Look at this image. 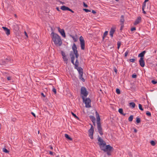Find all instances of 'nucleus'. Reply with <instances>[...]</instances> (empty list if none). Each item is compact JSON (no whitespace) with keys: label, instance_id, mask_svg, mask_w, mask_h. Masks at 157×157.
<instances>
[{"label":"nucleus","instance_id":"8","mask_svg":"<svg viewBox=\"0 0 157 157\" xmlns=\"http://www.w3.org/2000/svg\"><path fill=\"white\" fill-rule=\"evenodd\" d=\"M59 32L60 33L61 35L64 37H65L66 35L64 30L63 29H61L59 27L57 28Z\"/></svg>","mask_w":157,"mask_h":157},{"label":"nucleus","instance_id":"25","mask_svg":"<svg viewBox=\"0 0 157 157\" xmlns=\"http://www.w3.org/2000/svg\"><path fill=\"white\" fill-rule=\"evenodd\" d=\"M133 119V116L132 115H131L128 118V121H132Z\"/></svg>","mask_w":157,"mask_h":157},{"label":"nucleus","instance_id":"10","mask_svg":"<svg viewBox=\"0 0 157 157\" xmlns=\"http://www.w3.org/2000/svg\"><path fill=\"white\" fill-rule=\"evenodd\" d=\"M97 124V128L98 130V131L100 133V134L101 135L103 134V133L102 130V128L101 126V124Z\"/></svg>","mask_w":157,"mask_h":157},{"label":"nucleus","instance_id":"38","mask_svg":"<svg viewBox=\"0 0 157 157\" xmlns=\"http://www.w3.org/2000/svg\"><path fill=\"white\" fill-rule=\"evenodd\" d=\"M61 54L63 57L66 56L65 53L63 51H61Z\"/></svg>","mask_w":157,"mask_h":157},{"label":"nucleus","instance_id":"7","mask_svg":"<svg viewBox=\"0 0 157 157\" xmlns=\"http://www.w3.org/2000/svg\"><path fill=\"white\" fill-rule=\"evenodd\" d=\"M116 29V28L115 26H113L110 29L109 35L112 38L113 36V34L115 32Z\"/></svg>","mask_w":157,"mask_h":157},{"label":"nucleus","instance_id":"49","mask_svg":"<svg viewBox=\"0 0 157 157\" xmlns=\"http://www.w3.org/2000/svg\"><path fill=\"white\" fill-rule=\"evenodd\" d=\"M132 77L133 78H136V75L135 74H133L132 75Z\"/></svg>","mask_w":157,"mask_h":157},{"label":"nucleus","instance_id":"22","mask_svg":"<svg viewBox=\"0 0 157 157\" xmlns=\"http://www.w3.org/2000/svg\"><path fill=\"white\" fill-rule=\"evenodd\" d=\"M119 112L121 114L125 115V114H124L123 112V110L122 109H119L118 110Z\"/></svg>","mask_w":157,"mask_h":157},{"label":"nucleus","instance_id":"17","mask_svg":"<svg viewBox=\"0 0 157 157\" xmlns=\"http://www.w3.org/2000/svg\"><path fill=\"white\" fill-rule=\"evenodd\" d=\"M77 70L79 72V74H83V70L81 67H78L77 68Z\"/></svg>","mask_w":157,"mask_h":157},{"label":"nucleus","instance_id":"1","mask_svg":"<svg viewBox=\"0 0 157 157\" xmlns=\"http://www.w3.org/2000/svg\"><path fill=\"white\" fill-rule=\"evenodd\" d=\"M98 140L99 142V144L101 150L104 151H110L113 149V147L110 145H106L105 142L100 137H98Z\"/></svg>","mask_w":157,"mask_h":157},{"label":"nucleus","instance_id":"24","mask_svg":"<svg viewBox=\"0 0 157 157\" xmlns=\"http://www.w3.org/2000/svg\"><path fill=\"white\" fill-rule=\"evenodd\" d=\"M96 118H97V124H100V117H97Z\"/></svg>","mask_w":157,"mask_h":157},{"label":"nucleus","instance_id":"2","mask_svg":"<svg viewBox=\"0 0 157 157\" xmlns=\"http://www.w3.org/2000/svg\"><path fill=\"white\" fill-rule=\"evenodd\" d=\"M52 39L55 44L58 46H61L62 42L60 36L57 34L52 32L51 34Z\"/></svg>","mask_w":157,"mask_h":157},{"label":"nucleus","instance_id":"9","mask_svg":"<svg viewBox=\"0 0 157 157\" xmlns=\"http://www.w3.org/2000/svg\"><path fill=\"white\" fill-rule=\"evenodd\" d=\"M139 62L140 63V64L141 67H144L145 62L144 60V58H140L139 60Z\"/></svg>","mask_w":157,"mask_h":157},{"label":"nucleus","instance_id":"19","mask_svg":"<svg viewBox=\"0 0 157 157\" xmlns=\"http://www.w3.org/2000/svg\"><path fill=\"white\" fill-rule=\"evenodd\" d=\"M83 74H79V78L80 79L82 80L83 82L85 81V79L82 78Z\"/></svg>","mask_w":157,"mask_h":157},{"label":"nucleus","instance_id":"4","mask_svg":"<svg viewBox=\"0 0 157 157\" xmlns=\"http://www.w3.org/2000/svg\"><path fill=\"white\" fill-rule=\"evenodd\" d=\"M79 41L81 45V48L82 50L85 49V41L83 37L81 36L79 38Z\"/></svg>","mask_w":157,"mask_h":157},{"label":"nucleus","instance_id":"30","mask_svg":"<svg viewBox=\"0 0 157 157\" xmlns=\"http://www.w3.org/2000/svg\"><path fill=\"white\" fill-rule=\"evenodd\" d=\"M146 114L147 116H149V117H151V113L148 111H147L146 112Z\"/></svg>","mask_w":157,"mask_h":157},{"label":"nucleus","instance_id":"39","mask_svg":"<svg viewBox=\"0 0 157 157\" xmlns=\"http://www.w3.org/2000/svg\"><path fill=\"white\" fill-rule=\"evenodd\" d=\"M121 44L120 42H118L117 43V48L118 49H119L120 48V47L121 46Z\"/></svg>","mask_w":157,"mask_h":157},{"label":"nucleus","instance_id":"55","mask_svg":"<svg viewBox=\"0 0 157 157\" xmlns=\"http://www.w3.org/2000/svg\"><path fill=\"white\" fill-rule=\"evenodd\" d=\"M134 132H136V133L137 132V130H136V129H135H135H134Z\"/></svg>","mask_w":157,"mask_h":157},{"label":"nucleus","instance_id":"18","mask_svg":"<svg viewBox=\"0 0 157 157\" xmlns=\"http://www.w3.org/2000/svg\"><path fill=\"white\" fill-rule=\"evenodd\" d=\"M90 118L92 120V122L94 123V124L95 123V118L93 116H90Z\"/></svg>","mask_w":157,"mask_h":157},{"label":"nucleus","instance_id":"23","mask_svg":"<svg viewBox=\"0 0 157 157\" xmlns=\"http://www.w3.org/2000/svg\"><path fill=\"white\" fill-rule=\"evenodd\" d=\"M63 61L67 63L68 61V59L67 58L66 56L63 57Z\"/></svg>","mask_w":157,"mask_h":157},{"label":"nucleus","instance_id":"14","mask_svg":"<svg viewBox=\"0 0 157 157\" xmlns=\"http://www.w3.org/2000/svg\"><path fill=\"white\" fill-rule=\"evenodd\" d=\"M72 48L74 53H76L78 52V51L77 50V48L76 46L75 43L73 45Z\"/></svg>","mask_w":157,"mask_h":157},{"label":"nucleus","instance_id":"37","mask_svg":"<svg viewBox=\"0 0 157 157\" xmlns=\"http://www.w3.org/2000/svg\"><path fill=\"white\" fill-rule=\"evenodd\" d=\"M71 36L75 42L77 41V39L75 36Z\"/></svg>","mask_w":157,"mask_h":157},{"label":"nucleus","instance_id":"6","mask_svg":"<svg viewBox=\"0 0 157 157\" xmlns=\"http://www.w3.org/2000/svg\"><path fill=\"white\" fill-rule=\"evenodd\" d=\"M94 132V128L92 125L91 126V128L89 130V136L92 139H93V134Z\"/></svg>","mask_w":157,"mask_h":157},{"label":"nucleus","instance_id":"33","mask_svg":"<svg viewBox=\"0 0 157 157\" xmlns=\"http://www.w3.org/2000/svg\"><path fill=\"white\" fill-rule=\"evenodd\" d=\"M136 122L138 123H140V119L138 117H137L136 118Z\"/></svg>","mask_w":157,"mask_h":157},{"label":"nucleus","instance_id":"29","mask_svg":"<svg viewBox=\"0 0 157 157\" xmlns=\"http://www.w3.org/2000/svg\"><path fill=\"white\" fill-rule=\"evenodd\" d=\"M71 63L73 64H74V59H75V57H74V56H72L71 58Z\"/></svg>","mask_w":157,"mask_h":157},{"label":"nucleus","instance_id":"47","mask_svg":"<svg viewBox=\"0 0 157 157\" xmlns=\"http://www.w3.org/2000/svg\"><path fill=\"white\" fill-rule=\"evenodd\" d=\"M136 30V29L135 27H133L131 29V31H132Z\"/></svg>","mask_w":157,"mask_h":157},{"label":"nucleus","instance_id":"60","mask_svg":"<svg viewBox=\"0 0 157 157\" xmlns=\"http://www.w3.org/2000/svg\"><path fill=\"white\" fill-rule=\"evenodd\" d=\"M56 9H57V10L58 11H59V8H58V7H57V8H56Z\"/></svg>","mask_w":157,"mask_h":157},{"label":"nucleus","instance_id":"35","mask_svg":"<svg viewBox=\"0 0 157 157\" xmlns=\"http://www.w3.org/2000/svg\"><path fill=\"white\" fill-rule=\"evenodd\" d=\"M150 143L152 146H154L155 144V142L153 140H151L150 142Z\"/></svg>","mask_w":157,"mask_h":157},{"label":"nucleus","instance_id":"21","mask_svg":"<svg viewBox=\"0 0 157 157\" xmlns=\"http://www.w3.org/2000/svg\"><path fill=\"white\" fill-rule=\"evenodd\" d=\"M129 105L130 107L134 108L135 106V104L134 102H131L129 103Z\"/></svg>","mask_w":157,"mask_h":157},{"label":"nucleus","instance_id":"64","mask_svg":"<svg viewBox=\"0 0 157 157\" xmlns=\"http://www.w3.org/2000/svg\"><path fill=\"white\" fill-rule=\"evenodd\" d=\"M15 120H16V119H13V121H15Z\"/></svg>","mask_w":157,"mask_h":157},{"label":"nucleus","instance_id":"53","mask_svg":"<svg viewBox=\"0 0 157 157\" xmlns=\"http://www.w3.org/2000/svg\"><path fill=\"white\" fill-rule=\"evenodd\" d=\"M69 11L71 12L72 13H74V12L73 10H72L71 9H70V8H69Z\"/></svg>","mask_w":157,"mask_h":157},{"label":"nucleus","instance_id":"3","mask_svg":"<svg viewBox=\"0 0 157 157\" xmlns=\"http://www.w3.org/2000/svg\"><path fill=\"white\" fill-rule=\"evenodd\" d=\"M82 98L85 104V106L86 108H90L91 107V100L89 98H86L85 99L83 96H82Z\"/></svg>","mask_w":157,"mask_h":157},{"label":"nucleus","instance_id":"58","mask_svg":"<svg viewBox=\"0 0 157 157\" xmlns=\"http://www.w3.org/2000/svg\"><path fill=\"white\" fill-rule=\"evenodd\" d=\"M148 1V0H145L144 2L146 3V2H147Z\"/></svg>","mask_w":157,"mask_h":157},{"label":"nucleus","instance_id":"28","mask_svg":"<svg viewBox=\"0 0 157 157\" xmlns=\"http://www.w3.org/2000/svg\"><path fill=\"white\" fill-rule=\"evenodd\" d=\"M2 151L6 153H8L9 152V151L5 148H4L2 149Z\"/></svg>","mask_w":157,"mask_h":157},{"label":"nucleus","instance_id":"34","mask_svg":"<svg viewBox=\"0 0 157 157\" xmlns=\"http://www.w3.org/2000/svg\"><path fill=\"white\" fill-rule=\"evenodd\" d=\"M108 31H106L105 32V33H104V35H103V38H104L105 37V36L107 35L108 34Z\"/></svg>","mask_w":157,"mask_h":157},{"label":"nucleus","instance_id":"16","mask_svg":"<svg viewBox=\"0 0 157 157\" xmlns=\"http://www.w3.org/2000/svg\"><path fill=\"white\" fill-rule=\"evenodd\" d=\"M146 52L145 51H143L141 53L139 54L138 56V57H140V58H143V57L144 56Z\"/></svg>","mask_w":157,"mask_h":157},{"label":"nucleus","instance_id":"48","mask_svg":"<svg viewBox=\"0 0 157 157\" xmlns=\"http://www.w3.org/2000/svg\"><path fill=\"white\" fill-rule=\"evenodd\" d=\"M128 54V52L127 51L126 52L124 53L125 56V57L127 56Z\"/></svg>","mask_w":157,"mask_h":157},{"label":"nucleus","instance_id":"61","mask_svg":"<svg viewBox=\"0 0 157 157\" xmlns=\"http://www.w3.org/2000/svg\"><path fill=\"white\" fill-rule=\"evenodd\" d=\"M41 94H42V95L44 97V94L43 93H42Z\"/></svg>","mask_w":157,"mask_h":157},{"label":"nucleus","instance_id":"62","mask_svg":"<svg viewBox=\"0 0 157 157\" xmlns=\"http://www.w3.org/2000/svg\"><path fill=\"white\" fill-rule=\"evenodd\" d=\"M50 148H51V149H53V147H51Z\"/></svg>","mask_w":157,"mask_h":157},{"label":"nucleus","instance_id":"63","mask_svg":"<svg viewBox=\"0 0 157 157\" xmlns=\"http://www.w3.org/2000/svg\"><path fill=\"white\" fill-rule=\"evenodd\" d=\"M124 27V26H122L121 25V29H122V28H123V27Z\"/></svg>","mask_w":157,"mask_h":157},{"label":"nucleus","instance_id":"13","mask_svg":"<svg viewBox=\"0 0 157 157\" xmlns=\"http://www.w3.org/2000/svg\"><path fill=\"white\" fill-rule=\"evenodd\" d=\"M141 20V17H138L135 21L134 25H137L140 22Z\"/></svg>","mask_w":157,"mask_h":157},{"label":"nucleus","instance_id":"50","mask_svg":"<svg viewBox=\"0 0 157 157\" xmlns=\"http://www.w3.org/2000/svg\"><path fill=\"white\" fill-rule=\"evenodd\" d=\"M31 113L32 114V115L33 116L35 117H36V115L35 114L33 113V112H31Z\"/></svg>","mask_w":157,"mask_h":157},{"label":"nucleus","instance_id":"11","mask_svg":"<svg viewBox=\"0 0 157 157\" xmlns=\"http://www.w3.org/2000/svg\"><path fill=\"white\" fill-rule=\"evenodd\" d=\"M2 28L3 29V30L5 32L7 36H8L10 33V30L7 28H6L5 27H2Z\"/></svg>","mask_w":157,"mask_h":157},{"label":"nucleus","instance_id":"20","mask_svg":"<svg viewBox=\"0 0 157 157\" xmlns=\"http://www.w3.org/2000/svg\"><path fill=\"white\" fill-rule=\"evenodd\" d=\"M65 136L66 138L70 140L71 141L72 140V139L71 137H70L68 134H65Z\"/></svg>","mask_w":157,"mask_h":157},{"label":"nucleus","instance_id":"42","mask_svg":"<svg viewBox=\"0 0 157 157\" xmlns=\"http://www.w3.org/2000/svg\"><path fill=\"white\" fill-rule=\"evenodd\" d=\"M49 153L50 155H54L55 154V153L54 152H53L51 151H49Z\"/></svg>","mask_w":157,"mask_h":157},{"label":"nucleus","instance_id":"52","mask_svg":"<svg viewBox=\"0 0 157 157\" xmlns=\"http://www.w3.org/2000/svg\"><path fill=\"white\" fill-rule=\"evenodd\" d=\"M7 79L9 81L11 80V77H8L7 78Z\"/></svg>","mask_w":157,"mask_h":157},{"label":"nucleus","instance_id":"41","mask_svg":"<svg viewBox=\"0 0 157 157\" xmlns=\"http://www.w3.org/2000/svg\"><path fill=\"white\" fill-rule=\"evenodd\" d=\"M151 82L154 84H155L157 83V82L155 80H152L151 81Z\"/></svg>","mask_w":157,"mask_h":157},{"label":"nucleus","instance_id":"54","mask_svg":"<svg viewBox=\"0 0 157 157\" xmlns=\"http://www.w3.org/2000/svg\"><path fill=\"white\" fill-rule=\"evenodd\" d=\"M92 13H94V14L95 13H96V12L94 10H93L92 11Z\"/></svg>","mask_w":157,"mask_h":157},{"label":"nucleus","instance_id":"26","mask_svg":"<svg viewBox=\"0 0 157 157\" xmlns=\"http://www.w3.org/2000/svg\"><path fill=\"white\" fill-rule=\"evenodd\" d=\"M71 114L76 119H77L78 120H79V118L77 116L73 113L72 112H71Z\"/></svg>","mask_w":157,"mask_h":157},{"label":"nucleus","instance_id":"51","mask_svg":"<svg viewBox=\"0 0 157 157\" xmlns=\"http://www.w3.org/2000/svg\"><path fill=\"white\" fill-rule=\"evenodd\" d=\"M24 33H25V36H26L27 37H28V36L27 35V33H26V32L25 31L24 32Z\"/></svg>","mask_w":157,"mask_h":157},{"label":"nucleus","instance_id":"36","mask_svg":"<svg viewBox=\"0 0 157 157\" xmlns=\"http://www.w3.org/2000/svg\"><path fill=\"white\" fill-rule=\"evenodd\" d=\"M116 92L118 94H120L121 93L120 90L119 89H116Z\"/></svg>","mask_w":157,"mask_h":157},{"label":"nucleus","instance_id":"57","mask_svg":"<svg viewBox=\"0 0 157 157\" xmlns=\"http://www.w3.org/2000/svg\"><path fill=\"white\" fill-rule=\"evenodd\" d=\"M143 13H144V14H146V12L144 11V10H143Z\"/></svg>","mask_w":157,"mask_h":157},{"label":"nucleus","instance_id":"46","mask_svg":"<svg viewBox=\"0 0 157 157\" xmlns=\"http://www.w3.org/2000/svg\"><path fill=\"white\" fill-rule=\"evenodd\" d=\"M83 10L86 12H88L90 11L89 10L86 9H84Z\"/></svg>","mask_w":157,"mask_h":157},{"label":"nucleus","instance_id":"15","mask_svg":"<svg viewBox=\"0 0 157 157\" xmlns=\"http://www.w3.org/2000/svg\"><path fill=\"white\" fill-rule=\"evenodd\" d=\"M60 9L61 10H62L63 11H65V10H68L69 11V8H68L67 7H66L65 6H62L61 7Z\"/></svg>","mask_w":157,"mask_h":157},{"label":"nucleus","instance_id":"45","mask_svg":"<svg viewBox=\"0 0 157 157\" xmlns=\"http://www.w3.org/2000/svg\"><path fill=\"white\" fill-rule=\"evenodd\" d=\"M95 114L96 117H100L99 114H98V113L97 112V111H96L95 112Z\"/></svg>","mask_w":157,"mask_h":157},{"label":"nucleus","instance_id":"5","mask_svg":"<svg viewBox=\"0 0 157 157\" xmlns=\"http://www.w3.org/2000/svg\"><path fill=\"white\" fill-rule=\"evenodd\" d=\"M81 94L83 95L84 97H86L87 96L88 93L86 91V89L84 87H82L81 89Z\"/></svg>","mask_w":157,"mask_h":157},{"label":"nucleus","instance_id":"27","mask_svg":"<svg viewBox=\"0 0 157 157\" xmlns=\"http://www.w3.org/2000/svg\"><path fill=\"white\" fill-rule=\"evenodd\" d=\"M139 108L140 110L142 111H143L144 110L143 109L142 107V105L140 104H139Z\"/></svg>","mask_w":157,"mask_h":157},{"label":"nucleus","instance_id":"31","mask_svg":"<svg viewBox=\"0 0 157 157\" xmlns=\"http://www.w3.org/2000/svg\"><path fill=\"white\" fill-rule=\"evenodd\" d=\"M146 3L144 2L143 3V4L142 7V10H144V9L146 7Z\"/></svg>","mask_w":157,"mask_h":157},{"label":"nucleus","instance_id":"40","mask_svg":"<svg viewBox=\"0 0 157 157\" xmlns=\"http://www.w3.org/2000/svg\"><path fill=\"white\" fill-rule=\"evenodd\" d=\"M129 61L131 62H134L135 61V59H129Z\"/></svg>","mask_w":157,"mask_h":157},{"label":"nucleus","instance_id":"44","mask_svg":"<svg viewBox=\"0 0 157 157\" xmlns=\"http://www.w3.org/2000/svg\"><path fill=\"white\" fill-rule=\"evenodd\" d=\"M53 92L55 94H56V89L55 88H53L52 90Z\"/></svg>","mask_w":157,"mask_h":157},{"label":"nucleus","instance_id":"32","mask_svg":"<svg viewBox=\"0 0 157 157\" xmlns=\"http://www.w3.org/2000/svg\"><path fill=\"white\" fill-rule=\"evenodd\" d=\"M75 66L76 67H78V61L77 59H76V62H75V63L74 64Z\"/></svg>","mask_w":157,"mask_h":157},{"label":"nucleus","instance_id":"12","mask_svg":"<svg viewBox=\"0 0 157 157\" xmlns=\"http://www.w3.org/2000/svg\"><path fill=\"white\" fill-rule=\"evenodd\" d=\"M124 16L123 15H121V19L120 20V22L121 23V25L122 26H124Z\"/></svg>","mask_w":157,"mask_h":157},{"label":"nucleus","instance_id":"56","mask_svg":"<svg viewBox=\"0 0 157 157\" xmlns=\"http://www.w3.org/2000/svg\"><path fill=\"white\" fill-rule=\"evenodd\" d=\"M84 6H85L86 7H87V5L86 4H85L84 3Z\"/></svg>","mask_w":157,"mask_h":157},{"label":"nucleus","instance_id":"43","mask_svg":"<svg viewBox=\"0 0 157 157\" xmlns=\"http://www.w3.org/2000/svg\"><path fill=\"white\" fill-rule=\"evenodd\" d=\"M74 53L75 55L76 58H77H77H78V52H77L76 53Z\"/></svg>","mask_w":157,"mask_h":157},{"label":"nucleus","instance_id":"59","mask_svg":"<svg viewBox=\"0 0 157 157\" xmlns=\"http://www.w3.org/2000/svg\"><path fill=\"white\" fill-rule=\"evenodd\" d=\"M114 71H115V72H117V70L116 69H115L114 70Z\"/></svg>","mask_w":157,"mask_h":157}]
</instances>
